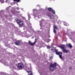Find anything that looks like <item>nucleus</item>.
<instances>
[{"instance_id":"nucleus-1","label":"nucleus","mask_w":75,"mask_h":75,"mask_svg":"<svg viewBox=\"0 0 75 75\" xmlns=\"http://www.w3.org/2000/svg\"><path fill=\"white\" fill-rule=\"evenodd\" d=\"M15 21H16L17 23L18 24L19 27H22L24 25V23L23 21L21 20V19H18L17 18H15Z\"/></svg>"},{"instance_id":"nucleus-2","label":"nucleus","mask_w":75,"mask_h":75,"mask_svg":"<svg viewBox=\"0 0 75 75\" xmlns=\"http://www.w3.org/2000/svg\"><path fill=\"white\" fill-rule=\"evenodd\" d=\"M57 65V64L56 63H54L53 64H52V63H51L49 67V69H50L51 71H54V69H52V68H54V67L55 68Z\"/></svg>"},{"instance_id":"nucleus-3","label":"nucleus","mask_w":75,"mask_h":75,"mask_svg":"<svg viewBox=\"0 0 75 75\" xmlns=\"http://www.w3.org/2000/svg\"><path fill=\"white\" fill-rule=\"evenodd\" d=\"M60 48L62 49L63 52L65 53H68L69 51L65 49V45H61L60 46Z\"/></svg>"},{"instance_id":"nucleus-4","label":"nucleus","mask_w":75,"mask_h":75,"mask_svg":"<svg viewBox=\"0 0 75 75\" xmlns=\"http://www.w3.org/2000/svg\"><path fill=\"white\" fill-rule=\"evenodd\" d=\"M17 67L18 68L20 69H22L23 68H24V65L22 62L18 63Z\"/></svg>"},{"instance_id":"nucleus-5","label":"nucleus","mask_w":75,"mask_h":75,"mask_svg":"<svg viewBox=\"0 0 75 75\" xmlns=\"http://www.w3.org/2000/svg\"><path fill=\"white\" fill-rule=\"evenodd\" d=\"M55 52L57 55H59L60 58L62 59V52H58V51L57 50H55Z\"/></svg>"},{"instance_id":"nucleus-6","label":"nucleus","mask_w":75,"mask_h":75,"mask_svg":"<svg viewBox=\"0 0 75 75\" xmlns=\"http://www.w3.org/2000/svg\"><path fill=\"white\" fill-rule=\"evenodd\" d=\"M27 72L29 74L28 75H33V72H32V71H27Z\"/></svg>"},{"instance_id":"nucleus-7","label":"nucleus","mask_w":75,"mask_h":75,"mask_svg":"<svg viewBox=\"0 0 75 75\" xmlns=\"http://www.w3.org/2000/svg\"><path fill=\"white\" fill-rule=\"evenodd\" d=\"M20 43L19 41H16V42H15V44L16 45H20Z\"/></svg>"},{"instance_id":"nucleus-8","label":"nucleus","mask_w":75,"mask_h":75,"mask_svg":"<svg viewBox=\"0 0 75 75\" xmlns=\"http://www.w3.org/2000/svg\"><path fill=\"white\" fill-rule=\"evenodd\" d=\"M28 44H29L30 45H32V46H33V45H34L35 44V42H34L33 43H31V41H29L28 42Z\"/></svg>"},{"instance_id":"nucleus-9","label":"nucleus","mask_w":75,"mask_h":75,"mask_svg":"<svg viewBox=\"0 0 75 75\" xmlns=\"http://www.w3.org/2000/svg\"><path fill=\"white\" fill-rule=\"evenodd\" d=\"M67 46H68V47H69L70 48H71L72 47V45H71V44L70 43H69V44H67Z\"/></svg>"},{"instance_id":"nucleus-10","label":"nucleus","mask_w":75,"mask_h":75,"mask_svg":"<svg viewBox=\"0 0 75 75\" xmlns=\"http://www.w3.org/2000/svg\"><path fill=\"white\" fill-rule=\"evenodd\" d=\"M47 10H48V11H52V8L50 7L48 8H47Z\"/></svg>"},{"instance_id":"nucleus-11","label":"nucleus","mask_w":75,"mask_h":75,"mask_svg":"<svg viewBox=\"0 0 75 75\" xmlns=\"http://www.w3.org/2000/svg\"><path fill=\"white\" fill-rule=\"evenodd\" d=\"M14 1H16L17 3H19L21 1V0H13Z\"/></svg>"},{"instance_id":"nucleus-12","label":"nucleus","mask_w":75,"mask_h":75,"mask_svg":"<svg viewBox=\"0 0 75 75\" xmlns=\"http://www.w3.org/2000/svg\"><path fill=\"white\" fill-rule=\"evenodd\" d=\"M51 11L53 14H55V11L53 10H52Z\"/></svg>"},{"instance_id":"nucleus-13","label":"nucleus","mask_w":75,"mask_h":75,"mask_svg":"<svg viewBox=\"0 0 75 75\" xmlns=\"http://www.w3.org/2000/svg\"><path fill=\"white\" fill-rule=\"evenodd\" d=\"M54 29H57V26L55 25H54Z\"/></svg>"},{"instance_id":"nucleus-14","label":"nucleus","mask_w":75,"mask_h":75,"mask_svg":"<svg viewBox=\"0 0 75 75\" xmlns=\"http://www.w3.org/2000/svg\"><path fill=\"white\" fill-rule=\"evenodd\" d=\"M54 33H55V34H56V33H57V31H56L55 29H54Z\"/></svg>"},{"instance_id":"nucleus-15","label":"nucleus","mask_w":75,"mask_h":75,"mask_svg":"<svg viewBox=\"0 0 75 75\" xmlns=\"http://www.w3.org/2000/svg\"><path fill=\"white\" fill-rule=\"evenodd\" d=\"M0 2L1 3H4V0H0Z\"/></svg>"},{"instance_id":"nucleus-16","label":"nucleus","mask_w":75,"mask_h":75,"mask_svg":"<svg viewBox=\"0 0 75 75\" xmlns=\"http://www.w3.org/2000/svg\"><path fill=\"white\" fill-rule=\"evenodd\" d=\"M47 48L48 49H49L50 48V47L49 46H47Z\"/></svg>"},{"instance_id":"nucleus-17","label":"nucleus","mask_w":75,"mask_h":75,"mask_svg":"<svg viewBox=\"0 0 75 75\" xmlns=\"http://www.w3.org/2000/svg\"><path fill=\"white\" fill-rule=\"evenodd\" d=\"M49 17H50V18H51V16H50V15H48Z\"/></svg>"},{"instance_id":"nucleus-18","label":"nucleus","mask_w":75,"mask_h":75,"mask_svg":"<svg viewBox=\"0 0 75 75\" xmlns=\"http://www.w3.org/2000/svg\"><path fill=\"white\" fill-rule=\"evenodd\" d=\"M72 69V68H71V67H70V68H69V69Z\"/></svg>"},{"instance_id":"nucleus-19","label":"nucleus","mask_w":75,"mask_h":75,"mask_svg":"<svg viewBox=\"0 0 75 75\" xmlns=\"http://www.w3.org/2000/svg\"><path fill=\"white\" fill-rule=\"evenodd\" d=\"M36 41H37V40L36 39H35V42H36Z\"/></svg>"},{"instance_id":"nucleus-20","label":"nucleus","mask_w":75,"mask_h":75,"mask_svg":"<svg viewBox=\"0 0 75 75\" xmlns=\"http://www.w3.org/2000/svg\"><path fill=\"white\" fill-rule=\"evenodd\" d=\"M51 50H52H52H52V49H51Z\"/></svg>"},{"instance_id":"nucleus-21","label":"nucleus","mask_w":75,"mask_h":75,"mask_svg":"<svg viewBox=\"0 0 75 75\" xmlns=\"http://www.w3.org/2000/svg\"><path fill=\"white\" fill-rule=\"evenodd\" d=\"M6 2H7V0H6Z\"/></svg>"},{"instance_id":"nucleus-22","label":"nucleus","mask_w":75,"mask_h":75,"mask_svg":"<svg viewBox=\"0 0 75 75\" xmlns=\"http://www.w3.org/2000/svg\"><path fill=\"white\" fill-rule=\"evenodd\" d=\"M18 13H20V12H18Z\"/></svg>"}]
</instances>
